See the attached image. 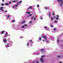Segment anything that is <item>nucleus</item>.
<instances>
[{"instance_id": "obj_52", "label": "nucleus", "mask_w": 63, "mask_h": 63, "mask_svg": "<svg viewBox=\"0 0 63 63\" xmlns=\"http://www.w3.org/2000/svg\"><path fill=\"white\" fill-rule=\"evenodd\" d=\"M59 62L60 63H62L61 62Z\"/></svg>"}, {"instance_id": "obj_37", "label": "nucleus", "mask_w": 63, "mask_h": 63, "mask_svg": "<svg viewBox=\"0 0 63 63\" xmlns=\"http://www.w3.org/2000/svg\"><path fill=\"white\" fill-rule=\"evenodd\" d=\"M35 52H33V55H35Z\"/></svg>"}, {"instance_id": "obj_39", "label": "nucleus", "mask_w": 63, "mask_h": 63, "mask_svg": "<svg viewBox=\"0 0 63 63\" xmlns=\"http://www.w3.org/2000/svg\"><path fill=\"white\" fill-rule=\"evenodd\" d=\"M32 23V21H30L29 22V23Z\"/></svg>"}, {"instance_id": "obj_6", "label": "nucleus", "mask_w": 63, "mask_h": 63, "mask_svg": "<svg viewBox=\"0 0 63 63\" xmlns=\"http://www.w3.org/2000/svg\"><path fill=\"white\" fill-rule=\"evenodd\" d=\"M5 46L6 48H7V47H10V44H8L5 45Z\"/></svg>"}, {"instance_id": "obj_3", "label": "nucleus", "mask_w": 63, "mask_h": 63, "mask_svg": "<svg viewBox=\"0 0 63 63\" xmlns=\"http://www.w3.org/2000/svg\"><path fill=\"white\" fill-rule=\"evenodd\" d=\"M45 56L44 55H43L41 56V57L42 58L40 59V60L42 62H44V61H43V57H45Z\"/></svg>"}, {"instance_id": "obj_8", "label": "nucleus", "mask_w": 63, "mask_h": 63, "mask_svg": "<svg viewBox=\"0 0 63 63\" xmlns=\"http://www.w3.org/2000/svg\"><path fill=\"white\" fill-rule=\"evenodd\" d=\"M4 8V7H0V10H1L2 12H4V10H3V9Z\"/></svg>"}, {"instance_id": "obj_15", "label": "nucleus", "mask_w": 63, "mask_h": 63, "mask_svg": "<svg viewBox=\"0 0 63 63\" xmlns=\"http://www.w3.org/2000/svg\"><path fill=\"white\" fill-rule=\"evenodd\" d=\"M41 39H42V38L41 37H40L39 38V40L40 41H41Z\"/></svg>"}, {"instance_id": "obj_31", "label": "nucleus", "mask_w": 63, "mask_h": 63, "mask_svg": "<svg viewBox=\"0 0 63 63\" xmlns=\"http://www.w3.org/2000/svg\"><path fill=\"white\" fill-rule=\"evenodd\" d=\"M32 16V15H30L29 16Z\"/></svg>"}, {"instance_id": "obj_18", "label": "nucleus", "mask_w": 63, "mask_h": 63, "mask_svg": "<svg viewBox=\"0 0 63 63\" xmlns=\"http://www.w3.org/2000/svg\"><path fill=\"white\" fill-rule=\"evenodd\" d=\"M4 33V31H3L1 32V34H3V33Z\"/></svg>"}, {"instance_id": "obj_12", "label": "nucleus", "mask_w": 63, "mask_h": 63, "mask_svg": "<svg viewBox=\"0 0 63 63\" xmlns=\"http://www.w3.org/2000/svg\"><path fill=\"white\" fill-rule=\"evenodd\" d=\"M18 6V5H15L13 6V8H16V7H17Z\"/></svg>"}, {"instance_id": "obj_13", "label": "nucleus", "mask_w": 63, "mask_h": 63, "mask_svg": "<svg viewBox=\"0 0 63 63\" xmlns=\"http://www.w3.org/2000/svg\"><path fill=\"white\" fill-rule=\"evenodd\" d=\"M51 13H49V17H51Z\"/></svg>"}, {"instance_id": "obj_5", "label": "nucleus", "mask_w": 63, "mask_h": 63, "mask_svg": "<svg viewBox=\"0 0 63 63\" xmlns=\"http://www.w3.org/2000/svg\"><path fill=\"white\" fill-rule=\"evenodd\" d=\"M3 42L4 43H6L7 42V40L5 38H3Z\"/></svg>"}, {"instance_id": "obj_9", "label": "nucleus", "mask_w": 63, "mask_h": 63, "mask_svg": "<svg viewBox=\"0 0 63 63\" xmlns=\"http://www.w3.org/2000/svg\"><path fill=\"white\" fill-rule=\"evenodd\" d=\"M44 29L46 30H48V28L47 27H45Z\"/></svg>"}, {"instance_id": "obj_53", "label": "nucleus", "mask_w": 63, "mask_h": 63, "mask_svg": "<svg viewBox=\"0 0 63 63\" xmlns=\"http://www.w3.org/2000/svg\"><path fill=\"white\" fill-rule=\"evenodd\" d=\"M62 47H63V46H62Z\"/></svg>"}, {"instance_id": "obj_35", "label": "nucleus", "mask_w": 63, "mask_h": 63, "mask_svg": "<svg viewBox=\"0 0 63 63\" xmlns=\"http://www.w3.org/2000/svg\"><path fill=\"white\" fill-rule=\"evenodd\" d=\"M50 26L51 27H53V25H51Z\"/></svg>"}, {"instance_id": "obj_32", "label": "nucleus", "mask_w": 63, "mask_h": 63, "mask_svg": "<svg viewBox=\"0 0 63 63\" xmlns=\"http://www.w3.org/2000/svg\"><path fill=\"white\" fill-rule=\"evenodd\" d=\"M45 10H47V7H45Z\"/></svg>"}, {"instance_id": "obj_17", "label": "nucleus", "mask_w": 63, "mask_h": 63, "mask_svg": "<svg viewBox=\"0 0 63 63\" xmlns=\"http://www.w3.org/2000/svg\"><path fill=\"white\" fill-rule=\"evenodd\" d=\"M51 21H52L53 20V17H51Z\"/></svg>"}, {"instance_id": "obj_54", "label": "nucleus", "mask_w": 63, "mask_h": 63, "mask_svg": "<svg viewBox=\"0 0 63 63\" xmlns=\"http://www.w3.org/2000/svg\"><path fill=\"white\" fill-rule=\"evenodd\" d=\"M33 63H35V62H33Z\"/></svg>"}, {"instance_id": "obj_28", "label": "nucleus", "mask_w": 63, "mask_h": 63, "mask_svg": "<svg viewBox=\"0 0 63 63\" xmlns=\"http://www.w3.org/2000/svg\"><path fill=\"white\" fill-rule=\"evenodd\" d=\"M27 46H29V43H27Z\"/></svg>"}, {"instance_id": "obj_41", "label": "nucleus", "mask_w": 63, "mask_h": 63, "mask_svg": "<svg viewBox=\"0 0 63 63\" xmlns=\"http://www.w3.org/2000/svg\"><path fill=\"white\" fill-rule=\"evenodd\" d=\"M7 17H10V16L7 15Z\"/></svg>"}, {"instance_id": "obj_4", "label": "nucleus", "mask_w": 63, "mask_h": 63, "mask_svg": "<svg viewBox=\"0 0 63 63\" xmlns=\"http://www.w3.org/2000/svg\"><path fill=\"white\" fill-rule=\"evenodd\" d=\"M8 33L7 32H6L5 34L4 35V37H7L8 35Z\"/></svg>"}, {"instance_id": "obj_55", "label": "nucleus", "mask_w": 63, "mask_h": 63, "mask_svg": "<svg viewBox=\"0 0 63 63\" xmlns=\"http://www.w3.org/2000/svg\"><path fill=\"white\" fill-rule=\"evenodd\" d=\"M27 10H28V9H27Z\"/></svg>"}, {"instance_id": "obj_38", "label": "nucleus", "mask_w": 63, "mask_h": 63, "mask_svg": "<svg viewBox=\"0 0 63 63\" xmlns=\"http://www.w3.org/2000/svg\"><path fill=\"white\" fill-rule=\"evenodd\" d=\"M4 12H5V13H7V11H4Z\"/></svg>"}, {"instance_id": "obj_40", "label": "nucleus", "mask_w": 63, "mask_h": 63, "mask_svg": "<svg viewBox=\"0 0 63 63\" xmlns=\"http://www.w3.org/2000/svg\"><path fill=\"white\" fill-rule=\"evenodd\" d=\"M32 8V7H31V6H30V9H31Z\"/></svg>"}, {"instance_id": "obj_50", "label": "nucleus", "mask_w": 63, "mask_h": 63, "mask_svg": "<svg viewBox=\"0 0 63 63\" xmlns=\"http://www.w3.org/2000/svg\"><path fill=\"white\" fill-rule=\"evenodd\" d=\"M43 42H45V41L44 40H43Z\"/></svg>"}, {"instance_id": "obj_33", "label": "nucleus", "mask_w": 63, "mask_h": 63, "mask_svg": "<svg viewBox=\"0 0 63 63\" xmlns=\"http://www.w3.org/2000/svg\"><path fill=\"white\" fill-rule=\"evenodd\" d=\"M53 18H56V17H55V16H53Z\"/></svg>"}, {"instance_id": "obj_11", "label": "nucleus", "mask_w": 63, "mask_h": 63, "mask_svg": "<svg viewBox=\"0 0 63 63\" xmlns=\"http://www.w3.org/2000/svg\"><path fill=\"white\" fill-rule=\"evenodd\" d=\"M57 17H56V20H58V18H59V16L58 15H57Z\"/></svg>"}, {"instance_id": "obj_1", "label": "nucleus", "mask_w": 63, "mask_h": 63, "mask_svg": "<svg viewBox=\"0 0 63 63\" xmlns=\"http://www.w3.org/2000/svg\"><path fill=\"white\" fill-rule=\"evenodd\" d=\"M57 1L59 3L61 6H62L63 4V1L62 0H57Z\"/></svg>"}, {"instance_id": "obj_7", "label": "nucleus", "mask_w": 63, "mask_h": 63, "mask_svg": "<svg viewBox=\"0 0 63 63\" xmlns=\"http://www.w3.org/2000/svg\"><path fill=\"white\" fill-rule=\"evenodd\" d=\"M22 3V1H20L18 2V3H17V5H20V4H21V3Z\"/></svg>"}, {"instance_id": "obj_27", "label": "nucleus", "mask_w": 63, "mask_h": 63, "mask_svg": "<svg viewBox=\"0 0 63 63\" xmlns=\"http://www.w3.org/2000/svg\"><path fill=\"white\" fill-rule=\"evenodd\" d=\"M1 6H4V4L2 3L1 4Z\"/></svg>"}, {"instance_id": "obj_48", "label": "nucleus", "mask_w": 63, "mask_h": 63, "mask_svg": "<svg viewBox=\"0 0 63 63\" xmlns=\"http://www.w3.org/2000/svg\"><path fill=\"white\" fill-rule=\"evenodd\" d=\"M37 63H39V61H37L36 62Z\"/></svg>"}, {"instance_id": "obj_46", "label": "nucleus", "mask_w": 63, "mask_h": 63, "mask_svg": "<svg viewBox=\"0 0 63 63\" xmlns=\"http://www.w3.org/2000/svg\"><path fill=\"white\" fill-rule=\"evenodd\" d=\"M2 1L3 2H4V0H2Z\"/></svg>"}, {"instance_id": "obj_44", "label": "nucleus", "mask_w": 63, "mask_h": 63, "mask_svg": "<svg viewBox=\"0 0 63 63\" xmlns=\"http://www.w3.org/2000/svg\"><path fill=\"white\" fill-rule=\"evenodd\" d=\"M11 44H13V42H12V41L11 42Z\"/></svg>"}, {"instance_id": "obj_26", "label": "nucleus", "mask_w": 63, "mask_h": 63, "mask_svg": "<svg viewBox=\"0 0 63 63\" xmlns=\"http://www.w3.org/2000/svg\"><path fill=\"white\" fill-rule=\"evenodd\" d=\"M36 18L35 17H34V20H36Z\"/></svg>"}, {"instance_id": "obj_20", "label": "nucleus", "mask_w": 63, "mask_h": 63, "mask_svg": "<svg viewBox=\"0 0 63 63\" xmlns=\"http://www.w3.org/2000/svg\"><path fill=\"white\" fill-rule=\"evenodd\" d=\"M12 22H15V20H12Z\"/></svg>"}, {"instance_id": "obj_42", "label": "nucleus", "mask_w": 63, "mask_h": 63, "mask_svg": "<svg viewBox=\"0 0 63 63\" xmlns=\"http://www.w3.org/2000/svg\"><path fill=\"white\" fill-rule=\"evenodd\" d=\"M53 16H54V13L53 12Z\"/></svg>"}, {"instance_id": "obj_45", "label": "nucleus", "mask_w": 63, "mask_h": 63, "mask_svg": "<svg viewBox=\"0 0 63 63\" xmlns=\"http://www.w3.org/2000/svg\"><path fill=\"white\" fill-rule=\"evenodd\" d=\"M23 38V37L22 36V37H20V38Z\"/></svg>"}, {"instance_id": "obj_24", "label": "nucleus", "mask_w": 63, "mask_h": 63, "mask_svg": "<svg viewBox=\"0 0 63 63\" xmlns=\"http://www.w3.org/2000/svg\"><path fill=\"white\" fill-rule=\"evenodd\" d=\"M27 13L28 14H30V12H27Z\"/></svg>"}, {"instance_id": "obj_10", "label": "nucleus", "mask_w": 63, "mask_h": 63, "mask_svg": "<svg viewBox=\"0 0 63 63\" xmlns=\"http://www.w3.org/2000/svg\"><path fill=\"white\" fill-rule=\"evenodd\" d=\"M40 50L41 51V52H42V53H43V52H44V50L43 49H41Z\"/></svg>"}, {"instance_id": "obj_2", "label": "nucleus", "mask_w": 63, "mask_h": 63, "mask_svg": "<svg viewBox=\"0 0 63 63\" xmlns=\"http://www.w3.org/2000/svg\"><path fill=\"white\" fill-rule=\"evenodd\" d=\"M42 37V38H43V39L44 40H47V37L46 36H45L43 34H42L41 35Z\"/></svg>"}, {"instance_id": "obj_49", "label": "nucleus", "mask_w": 63, "mask_h": 63, "mask_svg": "<svg viewBox=\"0 0 63 63\" xmlns=\"http://www.w3.org/2000/svg\"><path fill=\"white\" fill-rule=\"evenodd\" d=\"M9 4H11V2H10L9 3Z\"/></svg>"}, {"instance_id": "obj_30", "label": "nucleus", "mask_w": 63, "mask_h": 63, "mask_svg": "<svg viewBox=\"0 0 63 63\" xmlns=\"http://www.w3.org/2000/svg\"><path fill=\"white\" fill-rule=\"evenodd\" d=\"M5 5H8V3H6L5 4Z\"/></svg>"}, {"instance_id": "obj_14", "label": "nucleus", "mask_w": 63, "mask_h": 63, "mask_svg": "<svg viewBox=\"0 0 63 63\" xmlns=\"http://www.w3.org/2000/svg\"><path fill=\"white\" fill-rule=\"evenodd\" d=\"M27 26V25H24V26H23L22 27V28H24V27H25V26Z\"/></svg>"}, {"instance_id": "obj_51", "label": "nucleus", "mask_w": 63, "mask_h": 63, "mask_svg": "<svg viewBox=\"0 0 63 63\" xmlns=\"http://www.w3.org/2000/svg\"><path fill=\"white\" fill-rule=\"evenodd\" d=\"M61 41H62V42H63V40H62Z\"/></svg>"}, {"instance_id": "obj_43", "label": "nucleus", "mask_w": 63, "mask_h": 63, "mask_svg": "<svg viewBox=\"0 0 63 63\" xmlns=\"http://www.w3.org/2000/svg\"><path fill=\"white\" fill-rule=\"evenodd\" d=\"M40 19H43V18H42V17H40Z\"/></svg>"}, {"instance_id": "obj_16", "label": "nucleus", "mask_w": 63, "mask_h": 63, "mask_svg": "<svg viewBox=\"0 0 63 63\" xmlns=\"http://www.w3.org/2000/svg\"><path fill=\"white\" fill-rule=\"evenodd\" d=\"M25 22V21H24L23 22L21 23L22 24L23 23H24Z\"/></svg>"}, {"instance_id": "obj_21", "label": "nucleus", "mask_w": 63, "mask_h": 63, "mask_svg": "<svg viewBox=\"0 0 63 63\" xmlns=\"http://www.w3.org/2000/svg\"><path fill=\"white\" fill-rule=\"evenodd\" d=\"M54 22L55 23H57V21L56 20H55L54 21Z\"/></svg>"}, {"instance_id": "obj_19", "label": "nucleus", "mask_w": 63, "mask_h": 63, "mask_svg": "<svg viewBox=\"0 0 63 63\" xmlns=\"http://www.w3.org/2000/svg\"><path fill=\"white\" fill-rule=\"evenodd\" d=\"M59 38H58L57 39V42H59Z\"/></svg>"}, {"instance_id": "obj_25", "label": "nucleus", "mask_w": 63, "mask_h": 63, "mask_svg": "<svg viewBox=\"0 0 63 63\" xmlns=\"http://www.w3.org/2000/svg\"><path fill=\"white\" fill-rule=\"evenodd\" d=\"M61 56H58V58H60V57H61Z\"/></svg>"}, {"instance_id": "obj_34", "label": "nucleus", "mask_w": 63, "mask_h": 63, "mask_svg": "<svg viewBox=\"0 0 63 63\" xmlns=\"http://www.w3.org/2000/svg\"><path fill=\"white\" fill-rule=\"evenodd\" d=\"M33 17H32L31 18V19H33Z\"/></svg>"}, {"instance_id": "obj_47", "label": "nucleus", "mask_w": 63, "mask_h": 63, "mask_svg": "<svg viewBox=\"0 0 63 63\" xmlns=\"http://www.w3.org/2000/svg\"><path fill=\"white\" fill-rule=\"evenodd\" d=\"M46 43H48V41H47Z\"/></svg>"}, {"instance_id": "obj_36", "label": "nucleus", "mask_w": 63, "mask_h": 63, "mask_svg": "<svg viewBox=\"0 0 63 63\" xmlns=\"http://www.w3.org/2000/svg\"><path fill=\"white\" fill-rule=\"evenodd\" d=\"M32 40H30V42H32Z\"/></svg>"}, {"instance_id": "obj_22", "label": "nucleus", "mask_w": 63, "mask_h": 63, "mask_svg": "<svg viewBox=\"0 0 63 63\" xmlns=\"http://www.w3.org/2000/svg\"><path fill=\"white\" fill-rule=\"evenodd\" d=\"M56 29L55 28H54V31H56Z\"/></svg>"}, {"instance_id": "obj_23", "label": "nucleus", "mask_w": 63, "mask_h": 63, "mask_svg": "<svg viewBox=\"0 0 63 63\" xmlns=\"http://www.w3.org/2000/svg\"><path fill=\"white\" fill-rule=\"evenodd\" d=\"M16 1H12V2L14 3V2H16Z\"/></svg>"}, {"instance_id": "obj_29", "label": "nucleus", "mask_w": 63, "mask_h": 63, "mask_svg": "<svg viewBox=\"0 0 63 63\" xmlns=\"http://www.w3.org/2000/svg\"><path fill=\"white\" fill-rule=\"evenodd\" d=\"M37 7H38H38H39V5H37Z\"/></svg>"}]
</instances>
